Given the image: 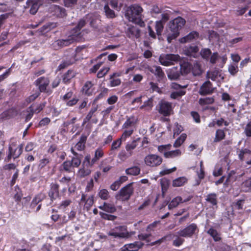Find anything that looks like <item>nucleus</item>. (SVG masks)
<instances>
[{"label": "nucleus", "mask_w": 251, "mask_h": 251, "mask_svg": "<svg viewBox=\"0 0 251 251\" xmlns=\"http://www.w3.org/2000/svg\"><path fill=\"white\" fill-rule=\"evenodd\" d=\"M185 24V20L180 17H178L170 22L166 32L167 41L169 43H171L172 40L179 35V30Z\"/></svg>", "instance_id": "1"}, {"label": "nucleus", "mask_w": 251, "mask_h": 251, "mask_svg": "<svg viewBox=\"0 0 251 251\" xmlns=\"http://www.w3.org/2000/svg\"><path fill=\"white\" fill-rule=\"evenodd\" d=\"M142 8L137 4L128 7L125 12L126 18L130 22L142 26L144 22L141 20Z\"/></svg>", "instance_id": "2"}, {"label": "nucleus", "mask_w": 251, "mask_h": 251, "mask_svg": "<svg viewBox=\"0 0 251 251\" xmlns=\"http://www.w3.org/2000/svg\"><path fill=\"white\" fill-rule=\"evenodd\" d=\"M79 33L77 32L76 34H71V35L66 39H60L55 41L52 44V47L54 50L69 46L74 42L79 41L78 37Z\"/></svg>", "instance_id": "3"}, {"label": "nucleus", "mask_w": 251, "mask_h": 251, "mask_svg": "<svg viewBox=\"0 0 251 251\" xmlns=\"http://www.w3.org/2000/svg\"><path fill=\"white\" fill-rule=\"evenodd\" d=\"M144 161L147 166L151 168H156L162 163L163 158L157 154L150 153L145 157Z\"/></svg>", "instance_id": "4"}, {"label": "nucleus", "mask_w": 251, "mask_h": 251, "mask_svg": "<svg viewBox=\"0 0 251 251\" xmlns=\"http://www.w3.org/2000/svg\"><path fill=\"white\" fill-rule=\"evenodd\" d=\"M180 57L178 54H161L159 61L163 66H168L172 65L174 62L179 61Z\"/></svg>", "instance_id": "5"}, {"label": "nucleus", "mask_w": 251, "mask_h": 251, "mask_svg": "<svg viewBox=\"0 0 251 251\" xmlns=\"http://www.w3.org/2000/svg\"><path fill=\"white\" fill-rule=\"evenodd\" d=\"M133 188L130 184L123 187L117 195L116 199L122 201L128 200L133 193Z\"/></svg>", "instance_id": "6"}, {"label": "nucleus", "mask_w": 251, "mask_h": 251, "mask_svg": "<svg viewBox=\"0 0 251 251\" xmlns=\"http://www.w3.org/2000/svg\"><path fill=\"white\" fill-rule=\"evenodd\" d=\"M108 234L110 236L119 238H127L130 237L129 233L126 231L125 227L121 226L115 227L110 231Z\"/></svg>", "instance_id": "7"}, {"label": "nucleus", "mask_w": 251, "mask_h": 251, "mask_svg": "<svg viewBox=\"0 0 251 251\" xmlns=\"http://www.w3.org/2000/svg\"><path fill=\"white\" fill-rule=\"evenodd\" d=\"M197 230V225L192 224L176 232L178 235L183 237H191Z\"/></svg>", "instance_id": "8"}, {"label": "nucleus", "mask_w": 251, "mask_h": 251, "mask_svg": "<svg viewBox=\"0 0 251 251\" xmlns=\"http://www.w3.org/2000/svg\"><path fill=\"white\" fill-rule=\"evenodd\" d=\"M159 105V112L160 113L165 116L170 114L172 109L171 103L165 100H161Z\"/></svg>", "instance_id": "9"}, {"label": "nucleus", "mask_w": 251, "mask_h": 251, "mask_svg": "<svg viewBox=\"0 0 251 251\" xmlns=\"http://www.w3.org/2000/svg\"><path fill=\"white\" fill-rule=\"evenodd\" d=\"M23 145H20L15 149H13L12 147H9V153L7 156V159L9 161L12 157L15 159L18 158L22 153Z\"/></svg>", "instance_id": "10"}, {"label": "nucleus", "mask_w": 251, "mask_h": 251, "mask_svg": "<svg viewBox=\"0 0 251 251\" xmlns=\"http://www.w3.org/2000/svg\"><path fill=\"white\" fill-rule=\"evenodd\" d=\"M227 60V57L226 55L222 57L219 56L217 52L213 53L210 58V62L212 64H215L216 62L219 63V67L222 68L224 65L226 63Z\"/></svg>", "instance_id": "11"}, {"label": "nucleus", "mask_w": 251, "mask_h": 251, "mask_svg": "<svg viewBox=\"0 0 251 251\" xmlns=\"http://www.w3.org/2000/svg\"><path fill=\"white\" fill-rule=\"evenodd\" d=\"M35 83L38 86L40 92H45L50 83V80L47 77H40L35 81Z\"/></svg>", "instance_id": "12"}, {"label": "nucleus", "mask_w": 251, "mask_h": 251, "mask_svg": "<svg viewBox=\"0 0 251 251\" xmlns=\"http://www.w3.org/2000/svg\"><path fill=\"white\" fill-rule=\"evenodd\" d=\"M41 4V0H27L26 1L27 6L30 7V13L32 14L37 12Z\"/></svg>", "instance_id": "13"}, {"label": "nucleus", "mask_w": 251, "mask_h": 251, "mask_svg": "<svg viewBox=\"0 0 251 251\" xmlns=\"http://www.w3.org/2000/svg\"><path fill=\"white\" fill-rule=\"evenodd\" d=\"M137 121V119L135 117L132 116L128 118L122 126V128L124 129H131L133 132Z\"/></svg>", "instance_id": "14"}, {"label": "nucleus", "mask_w": 251, "mask_h": 251, "mask_svg": "<svg viewBox=\"0 0 251 251\" xmlns=\"http://www.w3.org/2000/svg\"><path fill=\"white\" fill-rule=\"evenodd\" d=\"M50 11L58 17H64L66 16L65 9L56 5H51L50 7Z\"/></svg>", "instance_id": "15"}, {"label": "nucleus", "mask_w": 251, "mask_h": 251, "mask_svg": "<svg viewBox=\"0 0 251 251\" xmlns=\"http://www.w3.org/2000/svg\"><path fill=\"white\" fill-rule=\"evenodd\" d=\"M168 77L171 80H176L180 76V72L179 69L176 67H173L167 70Z\"/></svg>", "instance_id": "16"}, {"label": "nucleus", "mask_w": 251, "mask_h": 251, "mask_svg": "<svg viewBox=\"0 0 251 251\" xmlns=\"http://www.w3.org/2000/svg\"><path fill=\"white\" fill-rule=\"evenodd\" d=\"M191 199L190 197H188L185 199H182V198L180 197H176L173 199L170 203L168 205V208L169 209H173L176 207L179 203L185 202Z\"/></svg>", "instance_id": "17"}, {"label": "nucleus", "mask_w": 251, "mask_h": 251, "mask_svg": "<svg viewBox=\"0 0 251 251\" xmlns=\"http://www.w3.org/2000/svg\"><path fill=\"white\" fill-rule=\"evenodd\" d=\"M207 76L208 78L214 81H219L224 79V77L221 75L220 71L218 70L208 72L207 73Z\"/></svg>", "instance_id": "18"}, {"label": "nucleus", "mask_w": 251, "mask_h": 251, "mask_svg": "<svg viewBox=\"0 0 251 251\" xmlns=\"http://www.w3.org/2000/svg\"><path fill=\"white\" fill-rule=\"evenodd\" d=\"M199 33L196 31L190 32L187 36L183 37L179 39V42L181 43H185L193 41L198 39Z\"/></svg>", "instance_id": "19"}, {"label": "nucleus", "mask_w": 251, "mask_h": 251, "mask_svg": "<svg viewBox=\"0 0 251 251\" xmlns=\"http://www.w3.org/2000/svg\"><path fill=\"white\" fill-rule=\"evenodd\" d=\"M212 92V84L210 81H206L201 86L199 93L201 95H205Z\"/></svg>", "instance_id": "20"}, {"label": "nucleus", "mask_w": 251, "mask_h": 251, "mask_svg": "<svg viewBox=\"0 0 251 251\" xmlns=\"http://www.w3.org/2000/svg\"><path fill=\"white\" fill-rule=\"evenodd\" d=\"M199 49L197 46L186 47L183 50L185 55L189 56L196 57L198 54Z\"/></svg>", "instance_id": "21"}, {"label": "nucleus", "mask_w": 251, "mask_h": 251, "mask_svg": "<svg viewBox=\"0 0 251 251\" xmlns=\"http://www.w3.org/2000/svg\"><path fill=\"white\" fill-rule=\"evenodd\" d=\"M18 114L17 108L12 107L7 110L5 111L2 114V117L6 119H9L14 117Z\"/></svg>", "instance_id": "22"}, {"label": "nucleus", "mask_w": 251, "mask_h": 251, "mask_svg": "<svg viewBox=\"0 0 251 251\" xmlns=\"http://www.w3.org/2000/svg\"><path fill=\"white\" fill-rule=\"evenodd\" d=\"M150 72L154 74L157 77L160 79L162 78L165 74L160 66H154L149 68Z\"/></svg>", "instance_id": "23"}, {"label": "nucleus", "mask_w": 251, "mask_h": 251, "mask_svg": "<svg viewBox=\"0 0 251 251\" xmlns=\"http://www.w3.org/2000/svg\"><path fill=\"white\" fill-rule=\"evenodd\" d=\"M93 84L91 81L86 82L82 87V92L87 96L92 95L94 92Z\"/></svg>", "instance_id": "24"}, {"label": "nucleus", "mask_w": 251, "mask_h": 251, "mask_svg": "<svg viewBox=\"0 0 251 251\" xmlns=\"http://www.w3.org/2000/svg\"><path fill=\"white\" fill-rule=\"evenodd\" d=\"M99 208L108 213H114L116 211V208L115 205L111 203L104 202L103 204L99 206Z\"/></svg>", "instance_id": "25"}, {"label": "nucleus", "mask_w": 251, "mask_h": 251, "mask_svg": "<svg viewBox=\"0 0 251 251\" xmlns=\"http://www.w3.org/2000/svg\"><path fill=\"white\" fill-rule=\"evenodd\" d=\"M179 70L182 75L188 74L192 71V65L188 62H184L180 64Z\"/></svg>", "instance_id": "26"}, {"label": "nucleus", "mask_w": 251, "mask_h": 251, "mask_svg": "<svg viewBox=\"0 0 251 251\" xmlns=\"http://www.w3.org/2000/svg\"><path fill=\"white\" fill-rule=\"evenodd\" d=\"M181 154V151L179 149L164 152V156L167 158L176 157L180 156Z\"/></svg>", "instance_id": "27"}, {"label": "nucleus", "mask_w": 251, "mask_h": 251, "mask_svg": "<svg viewBox=\"0 0 251 251\" xmlns=\"http://www.w3.org/2000/svg\"><path fill=\"white\" fill-rule=\"evenodd\" d=\"M187 182L186 177L182 176L174 179L172 182L173 187H181L184 185Z\"/></svg>", "instance_id": "28"}, {"label": "nucleus", "mask_w": 251, "mask_h": 251, "mask_svg": "<svg viewBox=\"0 0 251 251\" xmlns=\"http://www.w3.org/2000/svg\"><path fill=\"white\" fill-rule=\"evenodd\" d=\"M98 161L95 157L91 160L90 155L88 154L85 157L83 164L88 167H92Z\"/></svg>", "instance_id": "29"}, {"label": "nucleus", "mask_w": 251, "mask_h": 251, "mask_svg": "<svg viewBox=\"0 0 251 251\" xmlns=\"http://www.w3.org/2000/svg\"><path fill=\"white\" fill-rule=\"evenodd\" d=\"M58 187L59 186L57 184H52L51 185V188L49 192V196L50 198L51 201L55 198L58 194Z\"/></svg>", "instance_id": "30"}, {"label": "nucleus", "mask_w": 251, "mask_h": 251, "mask_svg": "<svg viewBox=\"0 0 251 251\" xmlns=\"http://www.w3.org/2000/svg\"><path fill=\"white\" fill-rule=\"evenodd\" d=\"M126 246L129 251H137L143 246V244L140 242H135L133 243L126 244Z\"/></svg>", "instance_id": "31"}, {"label": "nucleus", "mask_w": 251, "mask_h": 251, "mask_svg": "<svg viewBox=\"0 0 251 251\" xmlns=\"http://www.w3.org/2000/svg\"><path fill=\"white\" fill-rule=\"evenodd\" d=\"M206 201L212 205H216L217 204V196L215 193H211L206 196Z\"/></svg>", "instance_id": "32"}, {"label": "nucleus", "mask_w": 251, "mask_h": 251, "mask_svg": "<svg viewBox=\"0 0 251 251\" xmlns=\"http://www.w3.org/2000/svg\"><path fill=\"white\" fill-rule=\"evenodd\" d=\"M140 172V168L137 166H133L128 168L126 170L127 175L136 176L139 174Z\"/></svg>", "instance_id": "33"}, {"label": "nucleus", "mask_w": 251, "mask_h": 251, "mask_svg": "<svg viewBox=\"0 0 251 251\" xmlns=\"http://www.w3.org/2000/svg\"><path fill=\"white\" fill-rule=\"evenodd\" d=\"M85 25V21L83 20H81L79 22L77 27L75 28L72 30L71 34H76L77 32L79 33L78 37H79V40H80L81 39V37L80 36V30L81 28H82Z\"/></svg>", "instance_id": "34"}, {"label": "nucleus", "mask_w": 251, "mask_h": 251, "mask_svg": "<svg viewBox=\"0 0 251 251\" xmlns=\"http://www.w3.org/2000/svg\"><path fill=\"white\" fill-rule=\"evenodd\" d=\"M153 98L149 99L147 101L144 102V104L140 107L141 109L150 110L153 106Z\"/></svg>", "instance_id": "35"}, {"label": "nucleus", "mask_w": 251, "mask_h": 251, "mask_svg": "<svg viewBox=\"0 0 251 251\" xmlns=\"http://www.w3.org/2000/svg\"><path fill=\"white\" fill-rule=\"evenodd\" d=\"M86 140V137L85 136H81L80 140L75 145V148L78 151H82L85 148V144Z\"/></svg>", "instance_id": "36"}, {"label": "nucleus", "mask_w": 251, "mask_h": 251, "mask_svg": "<svg viewBox=\"0 0 251 251\" xmlns=\"http://www.w3.org/2000/svg\"><path fill=\"white\" fill-rule=\"evenodd\" d=\"M75 76V73L72 70H69L63 76V81L64 83L68 82L72 78Z\"/></svg>", "instance_id": "37"}, {"label": "nucleus", "mask_w": 251, "mask_h": 251, "mask_svg": "<svg viewBox=\"0 0 251 251\" xmlns=\"http://www.w3.org/2000/svg\"><path fill=\"white\" fill-rule=\"evenodd\" d=\"M186 134L183 133L182 134L179 138H178L175 142L174 144V147L175 148H177L180 147L183 143L184 142L186 138Z\"/></svg>", "instance_id": "38"}, {"label": "nucleus", "mask_w": 251, "mask_h": 251, "mask_svg": "<svg viewBox=\"0 0 251 251\" xmlns=\"http://www.w3.org/2000/svg\"><path fill=\"white\" fill-rule=\"evenodd\" d=\"M91 173V170L89 168H85L84 167L80 169L78 171L77 174L80 177H84L89 175Z\"/></svg>", "instance_id": "39"}, {"label": "nucleus", "mask_w": 251, "mask_h": 251, "mask_svg": "<svg viewBox=\"0 0 251 251\" xmlns=\"http://www.w3.org/2000/svg\"><path fill=\"white\" fill-rule=\"evenodd\" d=\"M207 233L210 234L215 241H219L221 239L220 235L219 233L214 229L210 228Z\"/></svg>", "instance_id": "40"}, {"label": "nucleus", "mask_w": 251, "mask_h": 251, "mask_svg": "<svg viewBox=\"0 0 251 251\" xmlns=\"http://www.w3.org/2000/svg\"><path fill=\"white\" fill-rule=\"evenodd\" d=\"M242 189L245 192L251 191V178L243 182L242 184Z\"/></svg>", "instance_id": "41"}, {"label": "nucleus", "mask_w": 251, "mask_h": 251, "mask_svg": "<svg viewBox=\"0 0 251 251\" xmlns=\"http://www.w3.org/2000/svg\"><path fill=\"white\" fill-rule=\"evenodd\" d=\"M111 6L117 11H120L122 7V3L119 2V0H111L110 1Z\"/></svg>", "instance_id": "42"}, {"label": "nucleus", "mask_w": 251, "mask_h": 251, "mask_svg": "<svg viewBox=\"0 0 251 251\" xmlns=\"http://www.w3.org/2000/svg\"><path fill=\"white\" fill-rule=\"evenodd\" d=\"M45 197V195L44 194H39L37 195L32 200L31 205L33 206L36 205L39 202L42 201Z\"/></svg>", "instance_id": "43"}, {"label": "nucleus", "mask_w": 251, "mask_h": 251, "mask_svg": "<svg viewBox=\"0 0 251 251\" xmlns=\"http://www.w3.org/2000/svg\"><path fill=\"white\" fill-rule=\"evenodd\" d=\"M192 71L195 75H200L201 73V67L198 63H194L193 66H192Z\"/></svg>", "instance_id": "44"}, {"label": "nucleus", "mask_w": 251, "mask_h": 251, "mask_svg": "<svg viewBox=\"0 0 251 251\" xmlns=\"http://www.w3.org/2000/svg\"><path fill=\"white\" fill-rule=\"evenodd\" d=\"M199 103L201 105H204L206 104H211L214 102V99L212 98H201L199 100Z\"/></svg>", "instance_id": "45"}, {"label": "nucleus", "mask_w": 251, "mask_h": 251, "mask_svg": "<svg viewBox=\"0 0 251 251\" xmlns=\"http://www.w3.org/2000/svg\"><path fill=\"white\" fill-rule=\"evenodd\" d=\"M137 147V144L135 140L133 141L131 143H128L126 146V149L128 152H131V154L132 155V151L134 150Z\"/></svg>", "instance_id": "46"}, {"label": "nucleus", "mask_w": 251, "mask_h": 251, "mask_svg": "<svg viewBox=\"0 0 251 251\" xmlns=\"http://www.w3.org/2000/svg\"><path fill=\"white\" fill-rule=\"evenodd\" d=\"M163 28L164 24L162 23V21H157L156 22L155 30L157 35H160L161 34Z\"/></svg>", "instance_id": "47"}, {"label": "nucleus", "mask_w": 251, "mask_h": 251, "mask_svg": "<svg viewBox=\"0 0 251 251\" xmlns=\"http://www.w3.org/2000/svg\"><path fill=\"white\" fill-rule=\"evenodd\" d=\"M228 71L229 73L234 75H235L238 71V65L236 64H231L229 65L228 68Z\"/></svg>", "instance_id": "48"}, {"label": "nucleus", "mask_w": 251, "mask_h": 251, "mask_svg": "<svg viewBox=\"0 0 251 251\" xmlns=\"http://www.w3.org/2000/svg\"><path fill=\"white\" fill-rule=\"evenodd\" d=\"M132 154H131V152L126 153L125 151H121L119 154H118V157L122 161L126 160L128 157L131 156Z\"/></svg>", "instance_id": "49"}, {"label": "nucleus", "mask_w": 251, "mask_h": 251, "mask_svg": "<svg viewBox=\"0 0 251 251\" xmlns=\"http://www.w3.org/2000/svg\"><path fill=\"white\" fill-rule=\"evenodd\" d=\"M225 134L223 130L218 129L216 131V137L214 139L215 142L219 141L223 139L225 137Z\"/></svg>", "instance_id": "50"}, {"label": "nucleus", "mask_w": 251, "mask_h": 251, "mask_svg": "<svg viewBox=\"0 0 251 251\" xmlns=\"http://www.w3.org/2000/svg\"><path fill=\"white\" fill-rule=\"evenodd\" d=\"M104 11L106 16L109 18L115 17V14L114 12L111 10L108 5H105L104 7Z\"/></svg>", "instance_id": "51"}, {"label": "nucleus", "mask_w": 251, "mask_h": 251, "mask_svg": "<svg viewBox=\"0 0 251 251\" xmlns=\"http://www.w3.org/2000/svg\"><path fill=\"white\" fill-rule=\"evenodd\" d=\"M100 215L102 219L105 220L114 221L117 218L116 216L109 215L102 212H100Z\"/></svg>", "instance_id": "52"}, {"label": "nucleus", "mask_w": 251, "mask_h": 251, "mask_svg": "<svg viewBox=\"0 0 251 251\" xmlns=\"http://www.w3.org/2000/svg\"><path fill=\"white\" fill-rule=\"evenodd\" d=\"M61 167L64 171L68 172H70L71 171V168L73 167V166L71 161H66L62 164Z\"/></svg>", "instance_id": "53"}, {"label": "nucleus", "mask_w": 251, "mask_h": 251, "mask_svg": "<svg viewBox=\"0 0 251 251\" xmlns=\"http://www.w3.org/2000/svg\"><path fill=\"white\" fill-rule=\"evenodd\" d=\"M133 131L131 129H125L124 132L122 135L121 138L122 141H126L127 138L130 137L133 133Z\"/></svg>", "instance_id": "54"}, {"label": "nucleus", "mask_w": 251, "mask_h": 251, "mask_svg": "<svg viewBox=\"0 0 251 251\" xmlns=\"http://www.w3.org/2000/svg\"><path fill=\"white\" fill-rule=\"evenodd\" d=\"M176 167H174L171 169L164 168L159 172V175L161 176L168 175L176 171Z\"/></svg>", "instance_id": "55"}, {"label": "nucleus", "mask_w": 251, "mask_h": 251, "mask_svg": "<svg viewBox=\"0 0 251 251\" xmlns=\"http://www.w3.org/2000/svg\"><path fill=\"white\" fill-rule=\"evenodd\" d=\"M99 196L102 200H106L109 197V193L106 189H103L99 193Z\"/></svg>", "instance_id": "56"}, {"label": "nucleus", "mask_w": 251, "mask_h": 251, "mask_svg": "<svg viewBox=\"0 0 251 251\" xmlns=\"http://www.w3.org/2000/svg\"><path fill=\"white\" fill-rule=\"evenodd\" d=\"M200 53L202 58L208 59L211 54V52L208 49H203L201 50Z\"/></svg>", "instance_id": "57"}, {"label": "nucleus", "mask_w": 251, "mask_h": 251, "mask_svg": "<svg viewBox=\"0 0 251 251\" xmlns=\"http://www.w3.org/2000/svg\"><path fill=\"white\" fill-rule=\"evenodd\" d=\"M175 236L176 237V239L173 241V245L176 247H179L183 244L184 240L179 237L180 236L178 235L177 233L176 235H175Z\"/></svg>", "instance_id": "58"}, {"label": "nucleus", "mask_w": 251, "mask_h": 251, "mask_svg": "<svg viewBox=\"0 0 251 251\" xmlns=\"http://www.w3.org/2000/svg\"><path fill=\"white\" fill-rule=\"evenodd\" d=\"M110 68L108 67H104L101 69L97 74V77L98 78H101L103 77L109 71Z\"/></svg>", "instance_id": "59"}, {"label": "nucleus", "mask_w": 251, "mask_h": 251, "mask_svg": "<svg viewBox=\"0 0 251 251\" xmlns=\"http://www.w3.org/2000/svg\"><path fill=\"white\" fill-rule=\"evenodd\" d=\"M104 155V152L102 149L100 148H98L95 151L94 157L98 160L102 158Z\"/></svg>", "instance_id": "60"}, {"label": "nucleus", "mask_w": 251, "mask_h": 251, "mask_svg": "<svg viewBox=\"0 0 251 251\" xmlns=\"http://www.w3.org/2000/svg\"><path fill=\"white\" fill-rule=\"evenodd\" d=\"M45 106V103H40L35 105H32L31 106H34L33 111L34 113L40 112Z\"/></svg>", "instance_id": "61"}, {"label": "nucleus", "mask_w": 251, "mask_h": 251, "mask_svg": "<svg viewBox=\"0 0 251 251\" xmlns=\"http://www.w3.org/2000/svg\"><path fill=\"white\" fill-rule=\"evenodd\" d=\"M94 197L93 196H89L86 200L85 207L88 209L93 204Z\"/></svg>", "instance_id": "62"}, {"label": "nucleus", "mask_w": 251, "mask_h": 251, "mask_svg": "<svg viewBox=\"0 0 251 251\" xmlns=\"http://www.w3.org/2000/svg\"><path fill=\"white\" fill-rule=\"evenodd\" d=\"M71 162L72 164L73 167H78L81 163V160L78 157H74L72 158Z\"/></svg>", "instance_id": "63"}, {"label": "nucleus", "mask_w": 251, "mask_h": 251, "mask_svg": "<svg viewBox=\"0 0 251 251\" xmlns=\"http://www.w3.org/2000/svg\"><path fill=\"white\" fill-rule=\"evenodd\" d=\"M244 133L248 137H251V121L246 126L244 129Z\"/></svg>", "instance_id": "64"}]
</instances>
